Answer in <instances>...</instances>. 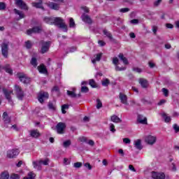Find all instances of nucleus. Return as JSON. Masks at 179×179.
Listing matches in <instances>:
<instances>
[{"mask_svg":"<svg viewBox=\"0 0 179 179\" xmlns=\"http://www.w3.org/2000/svg\"><path fill=\"white\" fill-rule=\"evenodd\" d=\"M3 121H4V122H6V124H9V122H10V118L9 117V116H8V113L4 112L3 113Z\"/></svg>","mask_w":179,"mask_h":179,"instance_id":"a878e982","label":"nucleus"},{"mask_svg":"<svg viewBox=\"0 0 179 179\" xmlns=\"http://www.w3.org/2000/svg\"><path fill=\"white\" fill-rule=\"evenodd\" d=\"M110 121H112V122H115V124H118V122H122V120L115 115H113L110 117Z\"/></svg>","mask_w":179,"mask_h":179,"instance_id":"412c9836","label":"nucleus"},{"mask_svg":"<svg viewBox=\"0 0 179 179\" xmlns=\"http://www.w3.org/2000/svg\"><path fill=\"white\" fill-rule=\"evenodd\" d=\"M40 162H41V164L43 166H48V163L50 162V159H45V160H39Z\"/></svg>","mask_w":179,"mask_h":179,"instance_id":"a18cd8bd","label":"nucleus"},{"mask_svg":"<svg viewBox=\"0 0 179 179\" xmlns=\"http://www.w3.org/2000/svg\"><path fill=\"white\" fill-rule=\"evenodd\" d=\"M67 94L68 96H69V97H73V98H75L77 96L75 92L69 91V90H67Z\"/></svg>","mask_w":179,"mask_h":179,"instance_id":"e433bc0d","label":"nucleus"},{"mask_svg":"<svg viewBox=\"0 0 179 179\" xmlns=\"http://www.w3.org/2000/svg\"><path fill=\"white\" fill-rule=\"evenodd\" d=\"M116 71H125L127 68L125 67H120L119 66H115Z\"/></svg>","mask_w":179,"mask_h":179,"instance_id":"13d9d810","label":"nucleus"},{"mask_svg":"<svg viewBox=\"0 0 179 179\" xmlns=\"http://www.w3.org/2000/svg\"><path fill=\"white\" fill-rule=\"evenodd\" d=\"M64 164H65V166H68V165L71 164V160H69L67 158H64Z\"/></svg>","mask_w":179,"mask_h":179,"instance_id":"6e6d98bb","label":"nucleus"},{"mask_svg":"<svg viewBox=\"0 0 179 179\" xmlns=\"http://www.w3.org/2000/svg\"><path fill=\"white\" fill-rule=\"evenodd\" d=\"M69 27H75V20L72 17L69 19Z\"/></svg>","mask_w":179,"mask_h":179,"instance_id":"79ce46f5","label":"nucleus"},{"mask_svg":"<svg viewBox=\"0 0 179 179\" xmlns=\"http://www.w3.org/2000/svg\"><path fill=\"white\" fill-rule=\"evenodd\" d=\"M6 8V5L3 2H0V10H3Z\"/></svg>","mask_w":179,"mask_h":179,"instance_id":"603ef678","label":"nucleus"},{"mask_svg":"<svg viewBox=\"0 0 179 179\" xmlns=\"http://www.w3.org/2000/svg\"><path fill=\"white\" fill-rule=\"evenodd\" d=\"M39 44L41 45V54H45L50 50V41H41Z\"/></svg>","mask_w":179,"mask_h":179,"instance_id":"f03ea898","label":"nucleus"},{"mask_svg":"<svg viewBox=\"0 0 179 179\" xmlns=\"http://www.w3.org/2000/svg\"><path fill=\"white\" fill-rule=\"evenodd\" d=\"M113 63L114 64V65H118V58L114 57L113 59Z\"/></svg>","mask_w":179,"mask_h":179,"instance_id":"338daca9","label":"nucleus"},{"mask_svg":"<svg viewBox=\"0 0 179 179\" xmlns=\"http://www.w3.org/2000/svg\"><path fill=\"white\" fill-rule=\"evenodd\" d=\"M81 92L82 93H87L89 92V87L85 86L81 87Z\"/></svg>","mask_w":179,"mask_h":179,"instance_id":"49530a36","label":"nucleus"},{"mask_svg":"<svg viewBox=\"0 0 179 179\" xmlns=\"http://www.w3.org/2000/svg\"><path fill=\"white\" fill-rule=\"evenodd\" d=\"M25 45H26V48H28V49H30L31 48L33 44H31V41H28L25 43Z\"/></svg>","mask_w":179,"mask_h":179,"instance_id":"8fccbe9b","label":"nucleus"},{"mask_svg":"<svg viewBox=\"0 0 179 179\" xmlns=\"http://www.w3.org/2000/svg\"><path fill=\"white\" fill-rule=\"evenodd\" d=\"M152 178L153 179H166L164 173H159L153 171L152 173Z\"/></svg>","mask_w":179,"mask_h":179,"instance_id":"9b49d317","label":"nucleus"},{"mask_svg":"<svg viewBox=\"0 0 179 179\" xmlns=\"http://www.w3.org/2000/svg\"><path fill=\"white\" fill-rule=\"evenodd\" d=\"M171 169L172 171H177V167L174 163H172L171 165Z\"/></svg>","mask_w":179,"mask_h":179,"instance_id":"4d7b16f0","label":"nucleus"},{"mask_svg":"<svg viewBox=\"0 0 179 179\" xmlns=\"http://www.w3.org/2000/svg\"><path fill=\"white\" fill-rule=\"evenodd\" d=\"M173 129L176 132H179V126L177 124H173Z\"/></svg>","mask_w":179,"mask_h":179,"instance_id":"e2e57ef3","label":"nucleus"},{"mask_svg":"<svg viewBox=\"0 0 179 179\" xmlns=\"http://www.w3.org/2000/svg\"><path fill=\"white\" fill-rule=\"evenodd\" d=\"M133 71L134 72H136L137 73H141V72H142V69H139L138 67H134L133 68Z\"/></svg>","mask_w":179,"mask_h":179,"instance_id":"5fc2aeb1","label":"nucleus"},{"mask_svg":"<svg viewBox=\"0 0 179 179\" xmlns=\"http://www.w3.org/2000/svg\"><path fill=\"white\" fill-rule=\"evenodd\" d=\"M123 142H124V143L129 144V143H131V140L128 138H123Z\"/></svg>","mask_w":179,"mask_h":179,"instance_id":"69168bd1","label":"nucleus"},{"mask_svg":"<svg viewBox=\"0 0 179 179\" xmlns=\"http://www.w3.org/2000/svg\"><path fill=\"white\" fill-rule=\"evenodd\" d=\"M163 0H156L155 2H154V6L155 7H157L159 6V5H160V3H162V1Z\"/></svg>","mask_w":179,"mask_h":179,"instance_id":"864d4df0","label":"nucleus"},{"mask_svg":"<svg viewBox=\"0 0 179 179\" xmlns=\"http://www.w3.org/2000/svg\"><path fill=\"white\" fill-rule=\"evenodd\" d=\"M41 163L42 162L40 160L34 161L32 162L34 169H36V170H41V166H42Z\"/></svg>","mask_w":179,"mask_h":179,"instance_id":"6ab92c4d","label":"nucleus"},{"mask_svg":"<svg viewBox=\"0 0 179 179\" xmlns=\"http://www.w3.org/2000/svg\"><path fill=\"white\" fill-rule=\"evenodd\" d=\"M130 23H131L132 24H138V23H139V20L134 19L130 21Z\"/></svg>","mask_w":179,"mask_h":179,"instance_id":"680f3d73","label":"nucleus"},{"mask_svg":"<svg viewBox=\"0 0 179 179\" xmlns=\"http://www.w3.org/2000/svg\"><path fill=\"white\" fill-rule=\"evenodd\" d=\"M20 153L19 149H13L7 151V157L8 159H13V157H16Z\"/></svg>","mask_w":179,"mask_h":179,"instance_id":"6e6552de","label":"nucleus"},{"mask_svg":"<svg viewBox=\"0 0 179 179\" xmlns=\"http://www.w3.org/2000/svg\"><path fill=\"white\" fill-rule=\"evenodd\" d=\"M15 90L16 92V96L19 100H23V97H24V92L22 90V87L19 85L15 86Z\"/></svg>","mask_w":179,"mask_h":179,"instance_id":"39448f33","label":"nucleus"},{"mask_svg":"<svg viewBox=\"0 0 179 179\" xmlns=\"http://www.w3.org/2000/svg\"><path fill=\"white\" fill-rule=\"evenodd\" d=\"M0 179H9V173L4 171L0 175Z\"/></svg>","mask_w":179,"mask_h":179,"instance_id":"c756f323","label":"nucleus"},{"mask_svg":"<svg viewBox=\"0 0 179 179\" xmlns=\"http://www.w3.org/2000/svg\"><path fill=\"white\" fill-rule=\"evenodd\" d=\"M156 136H147L145 138V141L146 142V143H148V145H154V143H156Z\"/></svg>","mask_w":179,"mask_h":179,"instance_id":"f8f14e48","label":"nucleus"},{"mask_svg":"<svg viewBox=\"0 0 179 179\" xmlns=\"http://www.w3.org/2000/svg\"><path fill=\"white\" fill-rule=\"evenodd\" d=\"M38 3H33L32 6H34V8H38L39 9H42L43 10H44V7H43V6L41 5V3H43V1L42 0H38Z\"/></svg>","mask_w":179,"mask_h":179,"instance_id":"5701e85b","label":"nucleus"},{"mask_svg":"<svg viewBox=\"0 0 179 179\" xmlns=\"http://www.w3.org/2000/svg\"><path fill=\"white\" fill-rule=\"evenodd\" d=\"M119 99L121 103H122V104H125L126 106H128V97L125 94L120 92L119 94Z\"/></svg>","mask_w":179,"mask_h":179,"instance_id":"2eb2a0df","label":"nucleus"},{"mask_svg":"<svg viewBox=\"0 0 179 179\" xmlns=\"http://www.w3.org/2000/svg\"><path fill=\"white\" fill-rule=\"evenodd\" d=\"M89 85L92 87H97V83H96V81H94V80H93V79L90 80Z\"/></svg>","mask_w":179,"mask_h":179,"instance_id":"c9c22d12","label":"nucleus"},{"mask_svg":"<svg viewBox=\"0 0 179 179\" xmlns=\"http://www.w3.org/2000/svg\"><path fill=\"white\" fill-rule=\"evenodd\" d=\"M99 45H101V47H104V45H106V42L103 41H99Z\"/></svg>","mask_w":179,"mask_h":179,"instance_id":"774afa93","label":"nucleus"},{"mask_svg":"<svg viewBox=\"0 0 179 179\" xmlns=\"http://www.w3.org/2000/svg\"><path fill=\"white\" fill-rule=\"evenodd\" d=\"M3 93L5 95L6 99L10 103V104H12V97L10 96V94H13V91L3 89Z\"/></svg>","mask_w":179,"mask_h":179,"instance_id":"1a4fd4ad","label":"nucleus"},{"mask_svg":"<svg viewBox=\"0 0 179 179\" xmlns=\"http://www.w3.org/2000/svg\"><path fill=\"white\" fill-rule=\"evenodd\" d=\"M1 52L4 58H8V51L9 50V42H3L1 45Z\"/></svg>","mask_w":179,"mask_h":179,"instance_id":"7ed1b4c3","label":"nucleus"},{"mask_svg":"<svg viewBox=\"0 0 179 179\" xmlns=\"http://www.w3.org/2000/svg\"><path fill=\"white\" fill-rule=\"evenodd\" d=\"M134 148H136V149H138V150H142L143 148L142 146V141H141V139H137L134 141Z\"/></svg>","mask_w":179,"mask_h":179,"instance_id":"f3484780","label":"nucleus"},{"mask_svg":"<svg viewBox=\"0 0 179 179\" xmlns=\"http://www.w3.org/2000/svg\"><path fill=\"white\" fill-rule=\"evenodd\" d=\"M30 135L32 138H37L38 137H40V136L41 135L40 134V132L38 131V130L37 129H33L30 131Z\"/></svg>","mask_w":179,"mask_h":179,"instance_id":"a211bd4d","label":"nucleus"},{"mask_svg":"<svg viewBox=\"0 0 179 179\" xmlns=\"http://www.w3.org/2000/svg\"><path fill=\"white\" fill-rule=\"evenodd\" d=\"M48 107H49L50 110H55V106H54V104H52V103H49Z\"/></svg>","mask_w":179,"mask_h":179,"instance_id":"0e129e2a","label":"nucleus"},{"mask_svg":"<svg viewBox=\"0 0 179 179\" xmlns=\"http://www.w3.org/2000/svg\"><path fill=\"white\" fill-rule=\"evenodd\" d=\"M162 92L164 93L165 97H169V90L166 88H162Z\"/></svg>","mask_w":179,"mask_h":179,"instance_id":"de8ad7c7","label":"nucleus"},{"mask_svg":"<svg viewBox=\"0 0 179 179\" xmlns=\"http://www.w3.org/2000/svg\"><path fill=\"white\" fill-rule=\"evenodd\" d=\"M48 97V92H41L38 95V100L39 103H41V104H43L44 103V100H47Z\"/></svg>","mask_w":179,"mask_h":179,"instance_id":"0eeeda50","label":"nucleus"},{"mask_svg":"<svg viewBox=\"0 0 179 179\" xmlns=\"http://www.w3.org/2000/svg\"><path fill=\"white\" fill-rule=\"evenodd\" d=\"M103 33L104 36H106V37H108L110 40H113V34H111V32L108 31L106 29H104Z\"/></svg>","mask_w":179,"mask_h":179,"instance_id":"cd10ccee","label":"nucleus"},{"mask_svg":"<svg viewBox=\"0 0 179 179\" xmlns=\"http://www.w3.org/2000/svg\"><path fill=\"white\" fill-rule=\"evenodd\" d=\"M14 12L15 13V15H18L20 17V19H24V13H23L22 11H20L16 8L14 9Z\"/></svg>","mask_w":179,"mask_h":179,"instance_id":"bb28decb","label":"nucleus"},{"mask_svg":"<svg viewBox=\"0 0 179 179\" xmlns=\"http://www.w3.org/2000/svg\"><path fill=\"white\" fill-rule=\"evenodd\" d=\"M38 70L40 72V73H47V68H45V66L44 64H41L39 66H38Z\"/></svg>","mask_w":179,"mask_h":179,"instance_id":"393cba45","label":"nucleus"},{"mask_svg":"<svg viewBox=\"0 0 179 179\" xmlns=\"http://www.w3.org/2000/svg\"><path fill=\"white\" fill-rule=\"evenodd\" d=\"M68 108H69V106L64 104L62 106V114H66V110H68Z\"/></svg>","mask_w":179,"mask_h":179,"instance_id":"f704fd0d","label":"nucleus"},{"mask_svg":"<svg viewBox=\"0 0 179 179\" xmlns=\"http://www.w3.org/2000/svg\"><path fill=\"white\" fill-rule=\"evenodd\" d=\"M139 83L144 89H146V87H148V80L146 79L140 78Z\"/></svg>","mask_w":179,"mask_h":179,"instance_id":"4be33fe9","label":"nucleus"},{"mask_svg":"<svg viewBox=\"0 0 179 179\" xmlns=\"http://www.w3.org/2000/svg\"><path fill=\"white\" fill-rule=\"evenodd\" d=\"M83 164H82V162H76L73 164V167H75V169H80V167H82Z\"/></svg>","mask_w":179,"mask_h":179,"instance_id":"37998d69","label":"nucleus"},{"mask_svg":"<svg viewBox=\"0 0 179 179\" xmlns=\"http://www.w3.org/2000/svg\"><path fill=\"white\" fill-rule=\"evenodd\" d=\"M65 128H66V124L64 122H59L56 125V131L59 134H65Z\"/></svg>","mask_w":179,"mask_h":179,"instance_id":"423d86ee","label":"nucleus"},{"mask_svg":"<svg viewBox=\"0 0 179 179\" xmlns=\"http://www.w3.org/2000/svg\"><path fill=\"white\" fill-rule=\"evenodd\" d=\"M162 117L164 118L165 122H170L171 121V117L166 113H162Z\"/></svg>","mask_w":179,"mask_h":179,"instance_id":"7c9ffc66","label":"nucleus"},{"mask_svg":"<svg viewBox=\"0 0 179 179\" xmlns=\"http://www.w3.org/2000/svg\"><path fill=\"white\" fill-rule=\"evenodd\" d=\"M102 55L103 53L97 54L96 58L92 60V64H96V61H100V59H101Z\"/></svg>","mask_w":179,"mask_h":179,"instance_id":"2f4dec72","label":"nucleus"},{"mask_svg":"<svg viewBox=\"0 0 179 179\" xmlns=\"http://www.w3.org/2000/svg\"><path fill=\"white\" fill-rule=\"evenodd\" d=\"M108 85H110V80L106 78L102 81V86L107 87Z\"/></svg>","mask_w":179,"mask_h":179,"instance_id":"ea45409f","label":"nucleus"},{"mask_svg":"<svg viewBox=\"0 0 179 179\" xmlns=\"http://www.w3.org/2000/svg\"><path fill=\"white\" fill-rule=\"evenodd\" d=\"M129 169L131 171H133L134 173H136V169H135V167H134L133 165H129Z\"/></svg>","mask_w":179,"mask_h":179,"instance_id":"052dcab7","label":"nucleus"},{"mask_svg":"<svg viewBox=\"0 0 179 179\" xmlns=\"http://www.w3.org/2000/svg\"><path fill=\"white\" fill-rule=\"evenodd\" d=\"M130 9L129 8H120L119 10V12H120L121 13H127V12H129Z\"/></svg>","mask_w":179,"mask_h":179,"instance_id":"c03bdc74","label":"nucleus"},{"mask_svg":"<svg viewBox=\"0 0 179 179\" xmlns=\"http://www.w3.org/2000/svg\"><path fill=\"white\" fill-rule=\"evenodd\" d=\"M31 64L32 65V66H34V68L37 66V59H36V57L31 58Z\"/></svg>","mask_w":179,"mask_h":179,"instance_id":"72a5a7b5","label":"nucleus"},{"mask_svg":"<svg viewBox=\"0 0 179 179\" xmlns=\"http://www.w3.org/2000/svg\"><path fill=\"white\" fill-rule=\"evenodd\" d=\"M15 5H17V6H19L20 9H22L24 10H27L29 9V7H27V4H26V3H24L22 0H16Z\"/></svg>","mask_w":179,"mask_h":179,"instance_id":"9d476101","label":"nucleus"},{"mask_svg":"<svg viewBox=\"0 0 179 179\" xmlns=\"http://www.w3.org/2000/svg\"><path fill=\"white\" fill-rule=\"evenodd\" d=\"M6 72H7V73H10V75H12V73H13L12 69L9 67V64H7L6 66Z\"/></svg>","mask_w":179,"mask_h":179,"instance_id":"4c0bfd02","label":"nucleus"},{"mask_svg":"<svg viewBox=\"0 0 179 179\" xmlns=\"http://www.w3.org/2000/svg\"><path fill=\"white\" fill-rule=\"evenodd\" d=\"M44 22L48 24H54V17H45Z\"/></svg>","mask_w":179,"mask_h":179,"instance_id":"c85d7f7f","label":"nucleus"},{"mask_svg":"<svg viewBox=\"0 0 179 179\" xmlns=\"http://www.w3.org/2000/svg\"><path fill=\"white\" fill-rule=\"evenodd\" d=\"M118 57L120 58V59L121 61H122L123 64L124 65H128V59H127V57H125L124 56V54L122 53H120L119 55H118Z\"/></svg>","mask_w":179,"mask_h":179,"instance_id":"b1692460","label":"nucleus"},{"mask_svg":"<svg viewBox=\"0 0 179 179\" xmlns=\"http://www.w3.org/2000/svg\"><path fill=\"white\" fill-rule=\"evenodd\" d=\"M29 179H36V174L33 172H30L28 173Z\"/></svg>","mask_w":179,"mask_h":179,"instance_id":"09e8293b","label":"nucleus"},{"mask_svg":"<svg viewBox=\"0 0 179 179\" xmlns=\"http://www.w3.org/2000/svg\"><path fill=\"white\" fill-rule=\"evenodd\" d=\"M103 107V103H101V101L99 99H96V108L98 110H100Z\"/></svg>","mask_w":179,"mask_h":179,"instance_id":"473e14b6","label":"nucleus"},{"mask_svg":"<svg viewBox=\"0 0 179 179\" xmlns=\"http://www.w3.org/2000/svg\"><path fill=\"white\" fill-rule=\"evenodd\" d=\"M41 27H34L32 29H29L27 31L28 36L33 34V33H41Z\"/></svg>","mask_w":179,"mask_h":179,"instance_id":"ddd939ff","label":"nucleus"},{"mask_svg":"<svg viewBox=\"0 0 179 179\" xmlns=\"http://www.w3.org/2000/svg\"><path fill=\"white\" fill-rule=\"evenodd\" d=\"M85 167H87V169H88V170H92V165H90V163H85L84 164Z\"/></svg>","mask_w":179,"mask_h":179,"instance_id":"bf43d9fd","label":"nucleus"},{"mask_svg":"<svg viewBox=\"0 0 179 179\" xmlns=\"http://www.w3.org/2000/svg\"><path fill=\"white\" fill-rule=\"evenodd\" d=\"M20 178V177L19 176V175L15 174V173H13L11 174L10 179H19Z\"/></svg>","mask_w":179,"mask_h":179,"instance_id":"3c124183","label":"nucleus"},{"mask_svg":"<svg viewBox=\"0 0 179 179\" xmlns=\"http://www.w3.org/2000/svg\"><path fill=\"white\" fill-rule=\"evenodd\" d=\"M109 128H110V132H113V133L115 132L116 130H115V126L114 125V124L113 123L109 124Z\"/></svg>","mask_w":179,"mask_h":179,"instance_id":"58836bf2","label":"nucleus"},{"mask_svg":"<svg viewBox=\"0 0 179 179\" xmlns=\"http://www.w3.org/2000/svg\"><path fill=\"white\" fill-rule=\"evenodd\" d=\"M17 76L20 82H22V83H24L25 85L30 83L31 80L30 78L27 77V76L23 73H18Z\"/></svg>","mask_w":179,"mask_h":179,"instance_id":"20e7f679","label":"nucleus"},{"mask_svg":"<svg viewBox=\"0 0 179 179\" xmlns=\"http://www.w3.org/2000/svg\"><path fill=\"white\" fill-rule=\"evenodd\" d=\"M64 148H69L71 146V140H67L63 143Z\"/></svg>","mask_w":179,"mask_h":179,"instance_id":"a19ab883","label":"nucleus"},{"mask_svg":"<svg viewBox=\"0 0 179 179\" xmlns=\"http://www.w3.org/2000/svg\"><path fill=\"white\" fill-rule=\"evenodd\" d=\"M47 6L54 10H59V3L48 2L46 3Z\"/></svg>","mask_w":179,"mask_h":179,"instance_id":"4468645a","label":"nucleus"},{"mask_svg":"<svg viewBox=\"0 0 179 179\" xmlns=\"http://www.w3.org/2000/svg\"><path fill=\"white\" fill-rule=\"evenodd\" d=\"M137 121L138 122H139L140 124H143V125L148 124V118L142 115H138Z\"/></svg>","mask_w":179,"mask_h":179,"instance_id":"dca6fc26","label":"nucleus"},{"mask_svg":"<svg viewBox=\"0 0 179 179\" xmlns=\"http://www.w3.org/2000/svg\"><path fill=\"white\" fill-rule=\"evenodd\" d=\"M82 20L83 22H85V23H92V19L90 18V17H89V15H86V14H83L81 16Z\"/></svg>","mask_w":179,"mask_h":179,"instance_id":"aec40b11","label":"nucleus"},{"mask_svg":"<svg viewBox=\"0 0 179 179\" xmlns=\"http://www.w3.org/2000/svg\"><path fill=\"white\" fill-rule=\"evenodd\" d=\"M53 24H55V26H58L59 29H62L63 31H64V33H66V31H68V25H66L64 19L59 17H54Z\"/></svg>","mask_w":179,"mask_h":179,"instance_id":"f257e3e1","label":"nucleus"}]
</instances>
